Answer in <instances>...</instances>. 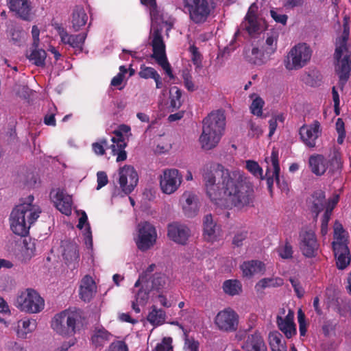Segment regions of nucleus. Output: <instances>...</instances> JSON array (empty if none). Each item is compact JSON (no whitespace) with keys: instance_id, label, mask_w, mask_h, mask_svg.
<instances>
[{"instance_id":"obj_1","label":"nucleus","mask_w":351,"mask_h":351,"mask_svg":"<svg viewBox=\"0 0 351 351\" xmlns=\"http://www.w3.org/2000/svg\"><path fill=\"white\" fill-rule=\"evenodd\" d=\"M202 176L206 195L215 204H218L226 195L239 209L252 205L254 188L242 171H230L219 163H210L204 166Z\"/></svg>"},{"instance_id":"obj_2","label":"nucleus","mask_w":351,"mask_h":351,"mask_svg":"<svg viewBox=\"0 0 351 351\" xmlns=\"http://www.w3.org/2000/svg\"><path fill=\"white\" fill-rule=\"evenodd\" d=\"M33 195H29L25 202L17 205L10 217V228L17 235L25 237L31 225L36 221L41 213L40 208L33 205Z\"/></svg>"},{"instance_id":"obj_3","label":"nucleus","mask_w":351,"mask_h":351,"mask_svg":"<svg viewBox=\"0 0 351 351\" xmlns=\"http://www.w3.org/2000/svg\"><path fill=\"white\" fill-rule=\"evenodd\" d=\"M350 28L348 22L343 24L341 35L336 39L334 58L335 60V70L339 78V86L343 88L350 77L351 71V50L348 40Z\"/></svg>"},{"instance_id":"obj_4","label":"nucleus","mask_w":351,"mask_h":351,"mask_svg":"<svg viewBox=\"0 0 351 351\" xmlns=\"http://www.w3.org/2000/svg\"><path fill=\"white\" fill-rule=\"evenodd\" d=\"M202 123V133L199 141L204 149L210 150L215 148L221 140L225 129L226 117L222 111H214L204 119Z\"/></svg>"},{"instance_id":"obj_5","label":"nucleus","mask_w":351,"mask_h":351,"mask_svg":"<svg viewBox=\"0 0 351 351\" xmlns=\"http://www.w3.org/2000/svg\"><path fill=\"white\" fill-rule=\"evenodd\" d=\"M84 317L80 309L64 310L55 315L51 327L57 334L70 337L74 335L84 325Z\"/></svg>"},{"instance_id":"obj_6","label":"nucleus","mask_w":351,"mask_h":351,"mask_svg":"<svg viewBox=\"0 0 351 351\" xmlns=\"http://www.w3.org/2000/svg\"><path fill=\"white\" fill-rule=\"evenodd\" d=\"M313 50L305 43L294 45L285 56L283 63L288 71L299 70L308 64Z\"/></svg>"},{"instance_id":"obj_7","label":"nucleus","mask_w":351,"mask_h":351,"mask_svg":"<svg viewBox=\"0 0 351 351\" xmlns=\"http://www.w3.org/2000/svg\"><path fill=\"white\" fill-rule=\"evenodd\" d=\"M308 162L311 171L317 176L323 175L329 167L335 171L341 166L340 153L335 148L331 150L327 158L321 154L313 155Z\"/></svg>"},{"instance_id":"obj_8","label":"nucleus","mask_w":351,"mask_h":351,"mask_svg":"<svg viewBox=\"0 0 351 351\" xmlns=\"http://www.w3.org/2000/svg\"><path fill=\"white\" fill-rule=\"evenodd\" d=\"M14 304L23 312L38 313L44 309L45 300L35 290L27 289L16 297Z\"/></svg>"},{"instance_id":"obj_9","label":"nucleus","mask_w":351,"mask_h":351,"mask_svg":"<svg viewBox=\"0 0 351 351\" xmlns=\"http://www.w3.org/2000/svg\"><path fill=\"white\" fill-rule=\"evenodd\" d=\"M184 12L195 24L206 21L210 14L213 5L211 0H182Z\"/></svg>"},{"instance_id":"obj_10","label":"nucleus","mask_w":351,"mask_h":351,"mask_svg":"<svg viewBox=\"0 0 351 351\" xmlns=\"http://www.w3.org/2000/svg\"><path fill=\"white\" fill-rule=\"evenodd\" d=\"M150 37L152 39L151 44L153 48L152 58L156 60L171 78H173L171 68L165 53V45L162 39V29H154L151 33Z\"/></svg>"},{"instance_id":"obj_11","label":"nucleus","mask_w":351,"mask_h":351,"mask_svg":"<svg viewBox=\"0 0 351 351\" xmlns=\"http://www.w3.org/2000/svg\"><path fill=\"white\" fill-rule=\"evenodd\" d=\"M157 233L154 226L147 221L141 222L138 226V239L136 243L141 251L151 248L156 243Z\"/></svg>"},{"instance_id":"obj_12","label":"nucleus","mask_w":351,"mask_h":351,"mask_svg":"<svg viewBox=\"0 0 351 351\" xmlns=\"http://www.w3.org/2000/svg\"><path fill=\"white\" fill-rule=\"evenodd\" d=\"M117 179L121 191L125 194H130L138 184V176L134 167L125 165L119 169Z\"/></svg>"},{"instance_id":"obj_13","label":"nucleus","mask_w":351,"mask_h":351,"mask_svg":"<svg viewBox=\"0 0 351 351\" xmlns=\"http://www.w3.org/2000/svg\"><path fill=\"white\" fill-rule=\"evenodd\" d=\"M160 186L162 193L171 195L180 186L182 176L176 169H166L159 177Z\"/></svg>"},{"instance_id":"obj_14","label":"nucleus","mask_w":351,"mask_h":351,"mask_svg":"<svg viewBox=\"0 0 351 351\" xmlns=\"http://www.w3.org/2000/svg\"><path fill=\"white\" fill-rule=\"evenodd\" d=\"M217 328L224 332H234L237 330L239 315L230 308L219 311L215 319Z\"/></svg>"},{"instance_id":"obj_15","label":"nucleus","mask_w":351,"mask_h":351,"mask_svg":"<svg viewBox=\"0 0 351 351\" xmlns=\"http://www.w3.org/2000/svg\"><path fill=\"white\" fill-rule=\"evenodd\" d=\"M322 134L320 123L314 121L310 125H304L300 129V135L302 142L309 148L316 146V141Z\"/></svg>"},{"instance_id":"obj_16","label":"nucleus","mask_w":351,"mask_h":351,"mask_svg":"<svg viewBox=\"0 0 351 351\" xmlns=\"http://www.w3.org/2000/svg\"><path fill=\"white\" fill-rule=\"evenodd\" d=\"M300 238L302 254L307 258L315 257L319 246L315 233L311 230L305 231L300 234Z\"/></svg>"},{"instance_id":"obj_17","label":"nucleus","mask_w":351,"mask_h":351,"mask_svg":"<svg viewBox=\"0 0 351 351\" xmlns=\"http://www.w3.org/2000/svg\"><path fill=\"white\" fill-rule=\"evenodd\" d=\"M265 160L267 163L265 174L268 189L271 190L274 179L278 184H280V166L278 151L273 149L269 159L266 158Z\"/></svg>"},{"instance_id":"obj_18","label":"nucleus","mask_w":351,"mask_h":351,"mask_svg":"<svg viewBox=\"0 0 351 351\" xmlns=\"http://www.w3.org/2000/svg\"><path fill=\"white\" fill-rule=\"evenodd\" d=\"M10 10L24 20L29 21L32 18V5L30 0H6Z\"/></svg>"},{"instance_id":"obj_19","label":"nucleus","mask_w":351,"mask_h":351,"mask_svg":"<svg viewBox=\"0 0 351 351\" xmlns=\"http://www.w3.org/2000/svg\"><path fill=\"white\" fill-rule=\"evenodd\" d=\"M167 235L175 243L186 245L191 236V231L184 224L173 223L168 226Z\"/></svg>"},{"instance_id":"obj_20","label":"nucleus","mask_w":351,"mask_h":351,"mask_svg":"<svg viewBox=\"0 0 351 351\" xmlns=\"http://www.w3.org/2000/svg\"><path fill=\"white\" fill-rule=\"evenodd\" d=\"M113 133L116 137L112 138L113 144L111 145L112 153L113 155H117V162H122L126 160L127 153L125 151L126 143L123 137V134L119 130H115Z\"/></svg>"},{"instance_id":"obj_21","label":"nucleus","mask_w":351,"mask_h":351,"mask_svg":"<svg viewBox=\"0 0 351 351\" xmlns=\"http://www.w3.org/2000/svg\"><path fill=\"white\" fill-rule=\"evenodd\" d=\"M140 287L135 293V300L142 306H145L149 299V294L151 288L149 280L146 279L144 276H140L138 280L135 282L134 287Z\"/></svg>"},{"instance_id":"obj_22","label":"nucleus","mask_w":351,"mask_h":351,"mask_svg":"<svg viewBox=\"0 0 351 351\" xmlns=\"http://www.w3.org/2000/svg\"><path fill=\"white\" fill-rule=\"evenodd\" d=\"M336 259V265L339 269H346L350 263V253L347 244H335L332 247Z\"/></svg>"},{"instance_id":"obj_23","label":"nucleus","mask_w":351,"mask_h":351,"mask_svg":"<svg viewBox=\"0 0 351 351\" xmlns=\"http://www.w3.org/2000/svg\"><path fill=\"white\" fill-rule=\"evenodd\" d=\"M242 348L245 351H267L263 337L257 332L247 337Z\"/></svg>"},{"instance_id":"obj_24","label":"nucleus","mask_w":351,"mask_h":351,"mask_svg":"<svg viewBox=\"0 0 351 351\" xmlns=\"http://www.w3.org/2000/svg\"><path fill=\"white\" fill-rule=\"evenodd\" d=\"M58 33L63 43L68 44L73 48H77L80 51L82 50V46L86 38V34L71 35L62 27L58 28Z\"/></svg>"},{"instance_id":"obj_25","label":"nucleus","mask_w":351,"mask_h":351,"mask_svg":"<svg viewBox=\"0 0 351 351\" xmlns=\"http://www.w3.org/2000/svg\"><path fill=\"white\" fill-rule=\"evenodd\" d=\"M97 291V287L92 277L85 276L80 284V295L84 302H89Z\"/></svg>"},{"instance_id":"obj_26","label":"nucleus","mask_w":351,"mask_h":351,"mask_svg":"<svg viewBox=\"0 0 351 351\" xmlns=\"http://www.w3.org/2000/svg\"><path fill=\"white\" fill-rule=\"evenodd\" d=\"M293 317L294 315L291 311H289L285 318L277 316L278 326L287 338L292 337L296 333Z\"/></svg>"},{"instance_id":"obj_27","label":"nucleus","mask_w":351,"mask_h":351,"mask_svg":"<svg viewBox=\"0 0 351 351\" xmlns=\"http://www.w3.org/2000/svg\"><path fill=\"white\" fill-rule=\"evenodd\" d=\"M279 33L278 31L272 30L266 34L265 42L261 45V49L265 58L269 59L277 50Z\"/></svg>"},{"instance_id":"obj_28","label":"nucleus","mask_w":351,"mask_h":351,"mask_svg":"<svg viewBox=\"0 0 351 351\" xmlns=\"http://www.w3.org/2000/svg\"><path fill=\"white\" fill-rule=\"evenodd\" d=\"M182 209L189 217L195 216L198 211V202L197 197L189 192H186L182 195Z\"/></svg>"},{"instance_id":"obj_29","label":"nucleus","mask_w":351,"mask_h":351,"mask_svg":"<svg viewBox=\"0 0 351 351\" xmlns=\"http://www.w3.org/2000/svg\"><path fill=\"white\" fill-rule=\"evenodd\" d=\"M325 205V193L322 190L314 192L309 199L308 206L311 212L315 214V217L323 210Z\"/></svg>"},{"instance_id":"obj_30","label":"nucleus","mask_w":351,"mask_h":351,"mask_svg":"<svg viewBox=\"0 0 351 351\" xmlns=\"http://www.w3.org/2000/svg\"><path fill=\"white\" fill-rule=\"evenodd\" d=\"M55 205L62 213L69 215L72 210L71 196L65 194L63 191H58L55 197Z\"/></svg>"},{"instance_id":"obj_31","label":"nucleus","mask_w":351,"mask_h":351,"mask_svg":"<svg viewBox=\"0 0 351 351\" xmlns=\"http://www.w3.org/2000/svg\"><path fill=\"white\" fill-rule=\"evenodd\" d=\"M240 268L243 276L251 278L255 274L263 272L265 265L261 261L252 260L243 262Z\"/></svg>"},{"instance_id":"obj_32","label":"nucleus","mask_w":351,"mask_h":351,"mask_svg":"<svg viewBox=\"0 0 351 351\" xmlns=\"http://www.w3.org/2000/svg\"><path fill=\"white\" fill-rule=\"evenodd\" d=\"M245 59L250 63L253 64L261 65L265 63L268 58H265L262 49H259L258 47L245 48L244 50Z\"/></svg>"},{"instance_id":"obj_33","label":"nucleus","mask_w":351,"mask_h":351,"mask_svg":"<svg viewBox=\"0 0 351 351\" xmlns=\"http://www.w3.org/2000/svg\"><path fill=\"white\" fill-rule=\"evenodd\" d=\"M35 326L34 322H32L28 319L19 320L14 324L13 328L16 333L18 337L25 339L27 334L34 330Z\"/></svg>"},{"instance_id":"obj_34","label":"nucleus","mask_w":351,"mask_h":351,"mask_svg":"<svg viewBox=\"0 0 351 351\" xmlns=\"http://www.w3.org/2000/svg\"><path fill=\"white\" fill-rule=\"evenodd\" d=\"M88 16L81 6H76L72 14V27L75 31H79L87 22Z\"/></svg>"},{"instance_id":"obj_35","label":"nucleus","mask_w":351,"mask_h":351,"mask_svg":"<svg viewBox=\"0 0 351 351\" xmlns=\"http://www.w3.org/2000/svg\"><path fill=\"white\" fill-rule=\"evenodd\" d=\"M204 236L208 241H213L216 237L217 225L213 216L208 214L203 219Z\"/></svg>"},{"instance_id":"obj_36","label":"nucleus","mask_w":351,"mask_h":351,"mask_svg":"<svg viewBox=\"0 0 351 351\" xmlns=\"http://www.w3.org/2000/svg\"><path fill=\"white\" fill-rule=\"evenodd\" d=\"M241 29L246 30L251 36L258 33L260 30V23L257 17H245L244 21L241 23L240 28L235 32V37L239 35Z\"/></svg>"},{"instance_id":"obj_37","label":"nucleus","mask_w":351,"mask_h":351,"mask_svg":"<svg viewBox=\"0 0 351 351\" xmlns=\"http://www.w3.org/2000/svg\"><path fill=\"white\" fill-rule=\"evenodd\" d=\"M165 318V312L162 309H158L154 305L152 306V310L147 317V321L154 326L163 324Z\"/></svg>"},{"instance_id":"obj_38","label":"nucleus","mask_w":351,"mask_h":351,"mask_svg":"<svg viewBox=\"0 0 351 351\" xmlns=\"http://www.w3.org/2000/svg\"><path fill=\"white\" fill-rule=\"evenodd\" d=\"M283 285V280L279 277L265 278L260 280L255 285L256 290L259 292L268 287H278Z\"/></svg>"},{"instance_id":"obj_39","label":"nucleus","mask_w":351,"mask_h":351,"mask_svg":"<svg viewBox=\"0 0 351 351\" xmlns=\"http://www.w3.org/2000/svg\"><path fill=\"white\" fill-rule=\"evenodd\" d=\"M36 252V241L32 239H25L23 242L21 254L24 261L30 260L34 255Z\"/></svg>"},{"instance_id":"obj_40","label":"nucleus","mask_w":351,"mask_h":351,"mask_svg":"<svg viewBox=\"0 0 351 351\" xmlns=\"http://www.w3.org/2000/svg\"><path fill=\"white\" fill-rule=\"evenodd\" d=\"M29 60L38 66H43L45 64L47 53L43 49H38L35 47L29 54L27 55Z\"/></svg>"},{"instance_id":"obj_41","label":"nucleus","mask_w":351,"mask_h":351,"mask_svg":"<svg viewBox=\"0 0 351 351\" xmlns=\"http://www.w3.org/2000/svg\"><path fill=\"white\" fill-rule=\"evenodd\" d=\"M64 258L67 262H73L77 261L79 258L78 247L75 243H66L64 246V252L62 254Z\"/></svg>"},{"instance_id":"obj_42","label":"nucleus","mask_w":351,"mask_h":351,"mask_svg":"<svg viewBox=\"0 0 351 351\" xmlns=\"http://www.w3.org/2000/svg\"><path fill=\"white\" fill-rule=\"evenodd\" d=\"M223 290L230 295H235L242 291V285L237 280H227L223 284Z\"/></svg>"},{"instance_id":"obj_43","label":"nucleus","mask_w":351,"mask_h":351,"mask_svg":"<svg viewBox=\"0 0 351 351\" xmlns=\"http://www.w3.org/2000/svg\"><path fill=\"white\" fill-rule=\"evenodd\" d=\"M169 278L164 274L156 273L149 280L152 289L160 290L166 287L169 283Z\"/></svg>"},{"instance_id":"obj_44","label":"nucleus","mask_w":351,"mask_h":351,"mask_svg":"<svg viewBox=\"0 0 351 351\" xmlns=\"http://www.w3.org/2000/svg\"><path fill=\"white\" fill-rule=\"evenodd\" d=\"M250 98L252 99V102L250 106L251 113L259 117H262L263 108L265 105L264 100L256 94L251 95Z\"/></svg>"},{"instance_id":"obj_45","label":"nucleus","mask_w":351,"mask_h":351,"mask_svg":"<svg viewBox=\"0 0 351 351\" xmlns=\"http://www.w3.org/2000/svg\"><path fill=\"white\" fill-rule=\"evenodd\" d=\"M181 97L182 90L180 88L176 86L171 88L169 90L170 107L173 110H178L181 107L182 104Z\"/></svg>"},{"instance_id":"obj_46","label":"nucleus","mask_w":351,"mask_h":351,"mask_svg":"<svg viewBox=\"0 0 351 351\" xmlns=\"http://www.w3.org/2000/svg\"><path fill=\"white\" fill-rule=\"evenodd\" d=\"M334 241L332 247H335V244H347V239L345 235V230L343 226L338 221L334 224Z\"/></svg>"},{"instance_id":"obj_47","label":"nucleus","mask_w":351,"mask_h":351,"mask_svg":"<svg viewBox=\"0 0 351 351\" xmlns=\"http://www.w3.org/2000/svg\"><path fill=\"white\" fill-rule=\"evenodd\" d=\"M269 338L271 351H287L286 343L282 341L280 334H271Z\"/></svg>"},{"instance_id":"obj_48","label":"nucleus","mask_w":351,"mask_h":351,"mask_svg":"<svg viewBox=\"0 0 351 351\" xmlns=\"http://www.w3.org/2000/svg\"><path fill=\"white\" fill-rule=\"evenodd\" d=\"M112 335L104 328L98 329L92 337L93 342L97 346H101L112 337Z\"/></svg>"},{"instance_id":"obj_49","label":"nucleus","mask_w":351,"mask_h":351,"mask_svg":"<svg viewBox=\"0 0 351 351\" xmlns=\"http://www.w3.org/2000/svg\"><path fill=\"white\" fill-rule=\"evenodd\" d=\"M246 169L255 177L263 180L265 178L263 176V169L254 160L246 161Z\"/></svg>"},{"instance_id":"obj_50","label":"nucleus","mask_w":351,"mask_h":351,"mask_svg":"<svg viewBox=\"0 0 351 351\" xmlns=\"http://www.w3.org/2000/svg\"><path fill=\"white\" fill-rule=\"evenodd\" d=\"M158 74V73L152 67L141 65L138 75L143 79H154Z\"/></svg>"},{"instance_id":"obj_51","label":"nucleus","mask_w":351,"mask_h":351,"mask_svg":"<svg viewBox=\"0 0 351 351\" xmlns=\"http://www.w3.org/2000/svg\"><path fill=\"white\" fill-rule=\"evenodd\" d=\"M25 32L20 28H12L10 29L11 40L14 45H21L23 41Z\"/></svg>"},{"instance_id":"obj_52","label":"nucleus","mask_w":351,"mask_h":351,"mask_svg":"<svg viewBox=\"0 0 351 351\" xmlns=\"http://www.w3.org/2000/svg\"><path fill=\"white\" fill-rule=\"evenodd\" d=\"M57 112L56 107L52 104L49 106L48 112L44 117V123L47 125L55 126L56 124L55 116Z\"/></svg>"},{"instance_id":"obj_53","label":"nucleus","mask_w":351,"mask_h":351,"mask_svg":"<svg viewBox=\"0 0 351 351\" xmlns=\"http://www.w3.org/2000/svg\"><path fill=\"white\" fill-rule=\"evenodd\" d=\"M279 256L284 259L291 258L293 256V248L289 242H286L284 245L280 246L278 249Z\"/></svg>"},{"instance_id":"obj_54","label":"nucleus","mask_w":351,"mask_h":351,"mask_svg":"<svg viewBox=\"0 0 351 351\" xmlns=\"http://www.w3.org/2000/svg\"><path fill=\"white\" fill-rule=\"evenodd\" d=\"M182 77L185 88L190 92H193L197 89V86L193 82L192 77L187 71H184Z\"/></svg>"},{"instance_id":"obj_55","label":"nucleus","mask_w":351,"mask_h":351,"mask_svg":"<svg viewBox=\"0 0 351 351\" xmlns=\"http://www.w3.org/2000/svg\"><path fill=\"white\" fill-rule=\"evenodd\" d=\"M171 343V337H164L162 341L157 344L154 351H170L172 350Z\"/></svg>"},{"instance_id":"obj_56","label":"nucleus","mask_w":351,"mask_h":351,"mask_svg":"<svg viewBox=\"0 0 351 351\" xmlns=\"http://www.w3.org/2000/svg\"><path fill=\"white\" fill-rule=\"evenodd\" d=\"M108 145L106 139H101L99 142H95L92 144V149L95 154L102 156L105 154V148Z\"/></svg>"},{"instance_id":"obj_57","label":"nucleus","mask_w":351,"mask_h":351,"mask_svg":"<svg viewBox=\"0 0 351 351\" xmlns=\"http://www.w3.org/2000/svg\"><path fill=\"white\" fill-rule=\"evenodd\" d=\"M298 319L299 324V331L301 336H304L306 332V323L305 315L301 309L298 311Z\"/></svg>"},{"instance_id":"obj_58","label":"nucleus","mask_w":351,"mask_h":351,"mask_svg":"<svg viewBox=\"0 0 351 351\" xmlns=\"http://www.w3.org/2000/svg\"><path fill=\"white\" fill-rule=\"evenodd\" d=\"M289 281L292 287H293L297 296L300 298H302L304 294V289L300 285V282L298 280V279L295 278H290Z\"/></svg>"},{"instance_id":"obj_59","label":"nucleus","mask_w":351,"mask_h":351,"mask_svg":"<svg viewBox=\"0 0 351 351\" xmlns=\"http://www.w3.org/2000/svg\"><path fill=\"white\" fill-rule=\"evenodd\" d=\"M339 200V195L338 194H335L333 195L332 197L330 198L328 201V202H326V210L325 213L330 214L332 215V210L334 208L337 204Z\"/></svg>"},{"instance_id":"obj_60","label":"nucleus","mask_w":351,"mask_h":351,"mask_svg":"<svg viewBox=\"0 0 351 351\" xmlns=\"http://www.w3.org/2000/svg\"><path fill=\"white\" fill-rule=\"evenodd\" d=\"M108 351H128V346L123 341L112 342L108 348Z\"/></svg>"},{"instance_id":"obj_61","label":"nucleus","mask_w":351,"mask_h":351,"mask_svg":"<svg viewBox=\"0 0 351 351\" xmlns=\"http://www.w3.org/2000/svg\"><path fill=\"white\" fill-rule=\"evenodd\" d=\"M270 14L272 19L276 22L281 23L282 25H286L288 19V16L286 14H279L275 10H271Z\"/></svg>"},{"instance_id":"obj_62","label":"nucleus","mask_w":351,"mask_h":351,"mask_svg":"<svg viewBox=\"0 0 351 351\" xmlns=\"http://www.w3.org/2000/svg\"><path fill=\"white\" fill-rule=\"evenodd\" d=\"M191 53H192L191 60L195 65L197 67H199L201 66V55L198 52L197 48L195 46H191L189 48Z\"/></svg>"},{"instance_id":"obj_63","label":"nucleus","mask_w":351,"mask_h":351,"mask_svg":"<svg viewBox=\"0 0 351 351\" xmlns=\"http://www.w3.org/2000/svg\"><path fill=\"white\" fill-rule=\"evenodd\" d=\"M97 189H98V190L108 184V176H107V174L106 173V172H104V171L97 172Z\"/></svg>"},{"instance_id":"obj_64","label":"nucleus","mask_w":351,"mask_h":351,"mask_svg":"<svg viewBox=\"0 0 351 351\" xmlns=\"http://www.w3.org/2000/svg\"><path fill=\"white\" fill-rule=\"evenodd\" d=\"M248 125L250 127V135L258 137L262 134L263 130L261 127L256 125L252 121H249Z\"/></svg>"}]
</instances>
